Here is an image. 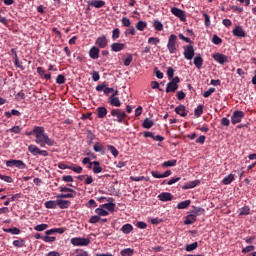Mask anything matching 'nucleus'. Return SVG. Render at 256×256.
Returning <instances> with one entry per match:
<instances>
[{"label":"nucleus","instance_id":"1","mask_svg":"<svg viewBox=\"0 0 256 256\" xmlns=\"http://www.w3.org/2000/svg\"><path fill=\"white\" fill-rule=\"evenodd\" d=\"M34 142L40 146L41 148L48 147H54L55 146V140H52L48 134L46 133V129L42 130L40 133H36V136H34Z\"/></svg>","mask_w":256,"mask_h":256},{"label":"nucleus","instance_id":"2","mask_svg":"<svg viewBox=\"0 0 256 256\" xmlns=\"http://www.w3.org/2000/svg\"><path fill=\"white\" fill-rule=\"evenodd\" d=\"M59 191H60V193L68 192V194H58V196H56V198H58V199H73L77 195L76 191H74L72 188H68V187L61 186V187H59Z\"/></svg>","mask_w":256,"mask_h":256},{"label":"nucleus","instance_id":"3","mask_svg":"<svg viewBox=\"0 0 256 256\" xmlns=\"http://www.w3.org/2000/svg\"><path fill=\"white\" fill-rule=\"evenodd\" d=\"M167 49L170 54L177 53V36L175 34L168 36Z\"/></svg>","mask_w":256,"mask_h":256},{"label":"nucleus","instance_id":"4","mask_svg":"<svg viewBox=\"0 0 256 256\" xmlns=\"http://www.w3.org/2000/svg\"><path fill=\"white\" fill-rule=\"evenodd\" d=\"M27 151H29L30 154H32L34 157L37 155H40L42 157H48V152L47 150H41L37 145H29L27 147Z\"/></svg>","mask_w":256,"mask_h":256},{"label":"nucleus","instance_id":"5","mask_svg":"<svg viewBox=\"0 0 256 256\" xmlns=\"http://www.w3.org/2000/svg\"><path fill=\"white\" fill-rule=\"evenodd\" d=\"M178 83H180V77L176 76L167 83L166 93H175L178 89Z\"/></svg>","mask_w":256,"mask_h":256},{"label":"nucleus","instance_id":"6","mask_svg":"<svg viewBox=\"0 0 256 256\" xmlns=\"http://www.w3.org/2000/svg\"><path fill=\"white\" fill-rule=\"evenodd\" d=\"M70 242H71V245L85 247L91 243V240L84 237H74V238H71Z\"/></svg>","mask_w":256,"mask_h":256},{"label":"nucleus","instance_id":"7","mask_svg":"<svg viewBox=\"0 0 256 256\" xmlns=\"http://www.w3.org/2000/svg\"><path fill=\"white\" fill-rule=\"evenodd\" d=\"M6 166L9 168L16 167V169L24 170L26 169V164L22 160H8L6 161Z\"/></svg>","mask_w":256,"mask_h":256},{"label":"nucleus","instance_id":"8","mask_svg":"<svg viewBox=\"0 0 256 256\" xmlns=\"http://www.w3.org/2000/svg\"><path fill=\"white\" fill-rule=\"evenodd\" d=\"M111 116L116 117V122L123 123L124 119L127 117L125 112H122L120 109H112Z\"/></svg>","mask_w":256,"mask_h":256},{"label":"nucleus","instance_id":"9","mask_svg":"<svg viewBox=\"0 0 256 256\" xmlns=\"http://www.w3.org/2000/svg\"><path fill=\"white\" fill-rule=\"evenodd\" d=\"M244 112L236 110L233 112V115H231V124L236 125L240 123L244 119Z\"/></svg>","mask_w":256,"mask_h":256},{"label":"nucleus","instance_id":"10","mask_svg":"<svg viewBox=\"0 0 256 256\" xmlns=\"http://www.w3.org/2000/svg\"><path fill=\"white\" fill-rule=\"evenodd\" d=\"M171 14H173L175 17H178L182 22L187 21V15L182 9L178 7L171 8Z\"/></svg>","mask_w":256,"mask_h":256},{"label":"nucleus","instance_id":"11","mask_svg":"<svg viewBox=\"0 0 256 256\" xmlns=\"http://www.w3.org/2000/svg\"><path fill=\"white\" fill-rule=\"evenodd\" d=\"M118 94V90H115L114 94L108 97V103H110L112 107H121V100L117 97Z\"/></svg>","mask_w":256,"mask_h":256},{"label":"nucleus","instance_id":"12","mask_svg":"<svg viewBox=\"0 0 256 256\" xmlns=\"http://www.w3.org/2000/svg\"><path fill=\"white\" fill-rule=\"evenodd\" d=\"M195 56V49H193L192 45L184 46V57L187 61H191Z\"/></svg>","mask_w":256,"mask_h":256},{"label":"nucleus","instance_id":"13","mask_svg":"<svg viewBox=\"0 0 256 256\" xmlns=\"http://www.w3.org/2000/svg\"><path fill=\"white\" fill-rule=\"evenodd\" d=\"M212 58H214V60L216 62H218L220 65H223L225 63H229L228 56H226L222 53H216V54L212 55Z\"/></svg>","mask_w":256,"mask_h":256},{"label":"nucleus","instance_id":"14","mask_svg":"<svg viewBox=\"0 0 256 256\" xmlns=\"http://www.w3.org/2000/svg\"><path fill=\"white\" fill-rule=\"evenodd\" d=\"M108 41L106 36H99L97 37L96 41L94 42V45L97 46V48L105 49L107 47Z\"/></svg>","mask_w":256,"mask_h":256},{"label":"nucleus","instance_id":"15","mask_svg":"<svg viewBox=\"0 0 256 256\" xmlns=\"http://www.w3.org/2000/svg\"><path fill=\"white\" fill-rule=\"evenodd\" d=\"M99 54H100V48L99 47H96V46L90 47V50H89L90 59L98 60L99 59Z\"/></svg>","mask_w":256,"mask_h":256},{"label":"nucleus","instance_id":"16","mask_svg":"<svg viewBox=\"0 0 256 256\" xmlns=\"http://www.w3.org/2000/svg\"><path fill=\"white\" fill-rule=\"evenodd\" d=\"M45 130L43 126H34L31 132H25L26 137L34 136L36 137L38 133H41Z\"/></svg>","mask_w":256,"mask_h":256},{"label":"nucleus","instance_id":"17","mask_svg":"<svg viewBox=\"0 0 256 256\" xmlns=\"http://www.w3.org/2000/svg\"><path fill=\"white\" fill-rule=\"evenodd\" d=\"M106 5L105 1H101V0H92V1H88V6H92L96 9H101Z\"/></svg>","mask_w":256,"mask_h":256},{"label":"nucleus","instance_id":"18","mask_svg":"<svg viewBox=\"0 0 256 256\" xmlns=\"http://www.w3.org/2000/svg\"><path fill=\"white\" fill-rule=\"evenodd\" d=\"M233 35L238 38H245L247 36V34L245 33L241 26H236V28H234Z\"/></svg>","mask_w":256,"mask_h":256},{"label":"nucleus","instance_id":"19","mask_svg":"<svg viewBox=\"0 0 256 256\" xmlns=\"http://www.w3.org/2000/svg\"><path fill=\"white\" fill-rule=\"evenodd\" d=\"M56 204L60 209H68L70 205H72V202L69 200L58 199L56 200Z\"/></svg>","mask_w":256,"mask_h":256},{"label":"nucleus","instance_id":"20","mask_svg":"<svg viewBox=\"0 0 256 256\" xmlns=\"http://www.w3.org/2000/svg\"><path fill=\"white\" fill-rule=\"evenodd\" d=\"M11 53L14 54V66L17 69H21L22 71H24V66H22L21 62H19L17 51L13 48L11 49Z\"/></svg>","mask_w":256,"mask_h":256},{"label":"nucleus","instance_id":"21","mask_svg":"<svg viewBox=\"0 0 256 256\" xmlns=\"http://www.w3.org/2000/svg\"><path fill=\"white\" fill-rule=\"evenodd\" d=\"M93 150L95 153H100L101 155L106 154V148L100 142H95L93 146Z\"/></svg>","mask_w":256,"mask_h":256},{"label":"nucleus","instance_id":"22","mask_svg":"<svg viewBox=\"0 0 256 256\" xmlns=\"http://www.w3.org/2000/svg\"><path fill=\"white\" fill-rule=\"evenodd\" d=\"M159 201L167 202L173 200V195H171L169 192H163L158 195Z\"/></svg>","mask_w":256,"mask_h":256},{"label":"nucleus","instance_id":"23","mask_svg":"<svg viewBox=\"0 0 256 256\" xmlns=\"http://www.w3.org/2000/svg\"><path fill=\"white\" fill-rule=\"evenodd\" d=\"M124 48H125V44L123 43L115 42L111 44V50L112 52H115V53L123 51Z\"/></svg>","mask_w":256,"mask_h":256},{"label":"nucleus","instance_id":"24","mask_svg":"<svg viewBox=\"0 0 256 256\" xmlns=\"http://www.w3.org/2000/svg\"><path fill=\"white\" fill-rule=\"evenodd\" d=\"M90 165H93L92 171L94 174H100L103 171L102 166H100V162L99 161H93L90 162Z\"/></svg>","mask_w":256,"mask_h":256},{"label":"nucleus","instance_id":"25","mask_svg":"<svg viewBox=\"0 0 256 256\" xmlns=\"http://www.w3.org/2000/svg\"><path fill=\"white\" fill-rule=\"evenodd\" d=\"M175 113L181 117H186L187 116V110L185 108V105L181 104L178 107H175Z\"/></svg>","mask_w":256,"mask_h":256},{"label":"nucleus","instance_id":"26","mask_svg":"<svg viewBox=\"0 0 256 256\" xmlns=\"http://www.w3.org/2000/svg\"><path fill=\"white\" fill-rule=\"evenodd\" d=\"M65 233V229L64 228H54V229H49L47 231H45V235L50 236L53 234H63Z\"/></svg>","mask_w":256,"mask_h":256},{"label":"nucleus","instance_id":"27","mask_svg":"<svg viewBox=\"0 0 256 256\" xmlns=\"http://www.w3.org/2000/svg\"><path fill=\"white\" fill-rule=\"evenodd\" d=\"M235 181V175L229 174L222 180V185H230Z\"/></svg>","mask_w":256,"mask_h":256},{"label":"nucleus","instance_id":"28","mask_svg":"<svg viewBox=\"0 0 256 256\" xmlns=\"http://www.w3.org/2000/svg\"><path fill=\"white\" fill-rule=\"evenodd\" d=\"M194 66H196L197 69H202L203 66V58L202 56H196L193 60Z\"/></svg>","mask_w":256,"mask_h":256},{"label":"nucleus","instance_id":"29","mask_svg":"<svg viewBox=\"0 0 256 256\" xmlns=\"http://www.w3.org/2000/svg\"><path fill=\"white\" fill-rule=\"evenodd\" d=\"M96 112H97V117H99L100 119H103L107 115L106 107H97Z\"/></svg>","mask_w":256,"mask_h":256},{"label":"nucleus","instance_id":"30","mask_svg":"<svg viewBox=\"0 0 256 256\" xmlns=\"http://www.w3.org/2000/svg\"><path fill=\"white\" fill-rule=\"evenodd\" d=\"M154 126V120H150L149 118H145L142 122V128L150 129Z\"/></svg>","mask_w":256,"mask_h":256},{"label":"nucleus","instance_id":"31","mask_svg":"<svg viewBox=\"0 0 256 256\" xmlns=\"http://www.w3.org/2000/svg\"><path fill=\"white\" fill-rule=\"evenodd\" d=\"M196 216L197 215H194V214H190V215L186 216L184 224L185 225H192L193 223L196 222Z\"/></svg>","mask_w":256,"mask_h":256},{"label":"nucleus","instance_id":"32","mask_svg":"<svg viewBox=\"0 0 256 256\" xmlns=\"http://www.w3.org/2000/svg\"><path fill=\"white\" fill-rule=\"evenodd\" d=\"M45 208L47 209H57L58 205H57V200H49L47 202L44 203Z\"/></svg>","mask_w":256,"mask_h":256},{"label":"nucleus","instance_id":"33","mask_svg":"<svg viewBox=\"0 0 256 256\" xmlns=\"http://www.w3.org/2000/svg\"><path fill=\"white\" fill-rule=\"evenodd\" d=\"M133 254H135V250L132 248H125L120 250V256H133Z\"/></svg>","mask_w":256,"mask_h":256},{"label":"nucleus","instance_id":"34","mask_svg":"<svg viewBox=\"0 0 256 256\" xmlns=\"http://www.w3.org/2000/svg\"><path fill=\"white\" fill-rule=\"evenodd\" d=\"M200 184V180H194V181H190L188 184H186L183 189L184 190H189L192 188H195L197 185Z\"/></svg>","mask_w":256,"mask_h":256},{"label":"nucleus","instance_id":"35","mask_svg":"<svg viewBox=\"0 0 256 256\" xmlns=\"http://www.w3.org/2000/svg\"><path fill=\"white\" fill-rule=\"evenodd\" d=\"M4 233H8V234H12V235H18L19 233H21V230H19L17 227H13V228H3Z\"/></svg>","mask_w":256,"mask_h":256},{"label":"nucleus","instance_id":"36","mask_svg":"<svg viewBox=\"0 0 256 256\" xmlns=\"http://www.w3.org/2000/svg\"><path fill=\"white\" fill-rule=\"evenodd\" d=\"M120 231H122L123 234H129L133 231V226L131 224H125L120 228Z\"/></svg>","mask_w":256,"mask_h":256},{"label":"nucleus","instance_id":"37","mask_svg":"<svg viewBox=\"0 0 256 256\" xmlns=\"http://www.w3.org/2000/svg\"><path fill=\"white\" fill-rule=\"evenodd\" d=\"M136 29L137 31L143 32L145 29H147V23L143 20L138 21L136 24Z\"/></svg>","mask_w":256,"mask_h":256},{"label":"nucleus","instance_id":"38","mask_svg":"<svg viewBox=\"0 0 256 256\" xmlns=\"http://www.w3.org/2000/svg\"><path fill=\"white\" fill-rule=\"evenodd\" d=\"M197 247H199L197 242H193L192 244H186L185 245V251L186 252H192L193 250H196Z\"/></svg>","mask_w":256,"mask_h":256},{"label":"nucleus","instance_id":"39","mask_svg":"<svg viewBox=\"0 0 256 256\" xmlns=\"http://www.w3.org/2000/svg\"><path fill=\"white\" fill-rule=\"evenodd\" d=\"M101 208L107 209L108 212H114L115 204L113 202L101 204Z\"/></svg>","mask_w":256,"mask_h":256},{"label":"nucleus","instance_id":"40","mask_svg":"<svg viewBox=\"0 0 256 256\" xmlns=\"http://www.w3.org/2000/svg\"><path fill=\"white\" fill-rule=\"evenodd\" d=\"M153 28H155L156 31H163V24L159 20H153Z\"/></svg>","mask_w":256,"mask_h":256},{"label":"nucleus","instance_id":"41","mask_svg":"<svg viewBox=\"0 0 256 256\" xmlns=\"http://www.w3.org/2000/svg\"><path fill=\"white\" fill-rule=\"evenodd\" d=\"M4 116H6L8 119L11 116L19 117L21 116V112H19L18 110H11V112H4Z\"/></svg>","mask_w":256,"mask_h":256},{"label":"nucleus","instance_id":"42","mask_svg":"<svg viewBox=\"0 0 256 256\" xmlns=\"http://www.w3.org/2000/svg\"><path fill=\"white\" fill-rule=\"evenodd\" d=\"M94 212L99 215V217H107L109 216V212L105 211L103 208H96Z\"/></svg>","mask_w":256,"mask_h":256},{"label":"nucleus","instance_id":"43","mask_svg":"<svg viewBox=\"0 0 256 256\" xmlns=\"http://www.w3.org/2000/svg\"><path fill=\"white\" fill-rule=\"evenodd\" d=\"M69 170L74 171L77 174H81L83 172V167L76 166L74 164H71L70 167H68Z\"/></svg>","mask_w":256,"mask_h":256},{"label":"nucleus","instance_id":"44","mask_svg":"<svg viewBox=\"0 0 256 256\" xmlns=\"http://www.w3.org/2000/svg\"><path fill=\"white\" fill-rule=\"evenodd\" d=\"M189 205H191V200H186L183 202H179L177 205L178 209H187L189 207Z\"/></svg>","mask_w":256,"mask_h":256},{"label":"nucleus","instance_id":"45","mask_svg":"<svg viewBox=\"0 0 256 256\" xmlns=\"http://www.w3.org/2000/svg\"><path fill=\"white\" fill-rule=\"evenodd\" d=\"M177 165V160H168V161H164L162 164V167L167 168V167H174Z\"/></svg>","mask_w":256,"mask_h":256},{"label":"nucleus","instance_id":"46","mask_svg":"<svg viewBox=\"0 0 256 256\" xmlns=\"http://www.w3.org/2000/svg\"><path fill=\"white\" fill-rule=\"evenodd\" d=\"M12 245H14V247L16 248H23L25 246V241L22 239L14 240V242H12Z\"/></svg>","mask_w":256,"mask_h":256},{"label":"nucleus","instance_id":"47","mask_svg":"<svg viewBox=\"0 0 256 256\" xmlns=\"http://www.w3.org/2000/svg\"><path fill=\"white\" fill-rule=\"evenodd\" d=\"M107 149L108 151L111 152L112 156H114L115 158H117L119 152L117 150V148H115L113 145H107Z\"/></svg>","mask_w":256,"mask_h":256},{"label":"nucleus","instance_id":"48","mask_svg":"<svg viewBox=\"0 0 256 256\" xmlns=\"http://www.w3.org/2000/svg\"><path fill=\"white\" fill-rule=\"evenodd\" d=\"M8 132L15 133V134H21L22 127H20V126H12L10 129H8Z\"/></svg>","mask_w":256,"mask_h":256},{"label":"nucleus","instance_id":"49","mask_svg":"<svg viewBox=\"0 0 256 256\" xmlns=\"http://www.w3.org/2000/svg\"><path fill=\"white\" fill-rule=\"evenodd\" d=\"M203 114V105L200 104L196 109H194V116L200 117Z\"/></svg>","mask_w":256,"mask_h":256},{"label":"nucleus","instance_id":"50","mask_svg":"<svg viewBox=\"0 0 256 256\" xmlns=\"http://www.w3.org/2000/svg\"><path fill=\"white\" fill-rule=\"evenodd\" d=\"M66 82V77L63 74H59L58 77H56V84L63 85Z\"/></svg>","mask_w":256,"mask_h":256},{"label":"nucleus","instance_id":"51","mask_svg":"<svg viewBox=\"0 0 256 256\" xmlns=\"http://www.w3.org/2000/svg\"><path fill=\"white\" fill-rule=\"evenodd\" d=\"M133 61V56L132 54H127V57L125 58V60H123V65L124 66H130V64Z\"/></svg>","mask_w":256,"mask_h":256},{"label":"nucleus","instance_id":"52","mask_svg":"<svg viewBox=\"0 0 256 256\" xmlns=\"http://www.w3.org/2000/svg\"><path fill=\"white\" fill-rule=\"evenodd\" d=\"M130 180H132L133 182L148 181V179L144 176H130Z\"/></svg>","mask_w":256,"mask_h":256},{"label":"nucleus","instance_id":"53","mask_svg":"<svg viewBox=\"0 0 256 256\" xmlns=\"http://www.w3.org/2000/svg\"><path fill=\"white\" fill-rule=\"evenodd\" d=\"M159 43H161V39H159L158 37H150L148 39V44L157 45Z\"/></svg>","mask_w":256,"mask_h":256},{"label":"nucleus","instance_id":"54","mask_svg":"<svg viewBox=\"0 0 256 256\" xmlns=\"http://www.w3.org/2000/svg\"><path fill=\"white\" fill-rule=\"evenodd\" d=\"M121 31H119V28H115L112 30V40L116 41L119 38Z\"/></svg>","mask_w":256,"mask_h":256},{"label":"nucleus","instance_id":"55","mask_svg":"<svg viewBox=\"0 0 256 256\" xmlns=\"http://www.w3.org/2000/svg\"><path fill=\"white\" fill-rule=\"evenodd\" d=\"M254 250H255V246L249 245V246H246L245 248H242V254L251 253Z\"/></svg>","mask_w":256,"mask_h":256},{"label":"nucleus","instance_id":"56","mask_svg":"<svg viewBox=\"0 0 256 256\" xmlns=\"http://www.w3.org/2000/svg\"><path fill=\"white\" fill-rule=\"evenodd\" d=\"M203 17H204V25L205 27L209 28L211 25V21H210V16L206 13H203Z\"/></svg>","mask_w":256,"mask_h":256},{"label":"nucleus","instance_id":"57","mask_svg":"<svg viewBox=\"0 0 256 256\" xmlns=\"http://www.w3.org/2000/svg\"><path fill=\"white\" fill-rule=\"evenodd\" d=\"M48 228V224H39L37 226H34V230L41 232Z\"/></svg>","mask_w":256,"mask_h":256},{"label":"nucleus","instance_id":"58","mask_svg":"<svg viewBox=\"0 0 256 256\" xmlns=\"http://www.w3.org/2000/svg\"><path fill=\"white\" fill-rule=\"evenodd\" d=\"M101 221V218H100V216H91L90 218H89V223L90 224H96V223H99Z\"/></svg>","mask_w":256,"mask_h":256},{"label":"nucleus","instance_id":"59","mask_svg":"<svg viewBox=\"0 0 256 256\" xmlns=\"http://www.w3.org/2000/svg\"><path fill=\"white\" fill-rule=\"evenodd\" d=\"M213 93H215V88H210V89H208L207 91H205V92L203 93V97H204L205 99H207V98H209L211 95H213Z\"/></svg>","mask_w":256,"mask_h":256},{"label":"nucleus","instance_id":"60","mask_svg":"<svg viewBox=\"0 0 256 256\" xmlns=\"http://www.w3.org/2000/svg\"><path fill=\"white\" fill-rule=\"evenodd\" d=\"M120 22L122 23L123 27H126V28L130 27L131 23H130L129 18L124 17V18H122V20H120Z\"/></svg>","mask_w":256,"mask_h":256},{"label":"nucleus","instance_id":"61","mask_svg":"<svg viewBox=\"0 0 256 256\" xmlns=\"http://www.w3.org/2000/svg\"><path fill=\"white\" fill-rule=\"evenodd\" d=\"M42 241L47 242V243H51V242H55L57 240L56 237H49L48 235L45 237H41Z\"/></svg>","mask_w":256,"mask_h":256},{"label":"nucleus","instance_id":"62","mask_svg":"<svg viewBox=\"0 0 256 256\" xmlns=\"http://www.w3.org/2000/svg\"><path fill=\"white\" fill-rule=\"evenodd\" d=\"M250 209L248 206L242 207L240 211V216L249 215Z\"/></svg>","mask_w":256,"mask_h":256},{"label":"nucleus","instance_id":"63","mask_svg":"<svg viewBox=\"0 0 256 256\" xmlns=\"http://www.w3.org/2000/svg\"><path fill=\"white\" fill-rule=\"evenodd\" d=\"M212 43L215 45H219L222 43V39L217 35L212 36Z\"/></svg>","mask_w":256,"mask_h":256},{"label":"nucleus","instance_id":"64","mask_svg":"<svg viewBox=\"0 0 256 256\" xmlns=\"http://www.w3.org/2000/svg\"><path fill=\"white\" fill-rule=\"evenodd\" d=\"M75 256H89V253L88 251L80 249V250H77Z\"/></svg>","mask_w":256,"mask_h":256}]
</instances>
